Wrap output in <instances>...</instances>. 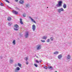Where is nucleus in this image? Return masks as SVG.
Returning a JSON list of instances; mask_svg holds the SVG:
<instances>
[{"label": "nucleus", "instance_id": "1", "mask_svg": "<svg viewBox=\"0 0 72 72\" xmlns=\"http://www.w3.org/2000/svg\"><path fill=\"white\" fill-rule=\"evenodd\" d=\"M62 4L63 2H62V1H58V3L56 5V6H57V7L61 6H62Z\"/></svg>", "mask_w": 72, "mask_h": 72}, {"label": "nucleus", "instance_id": "2", "mask_svg": "<svg viewBox=\"0 0 72 72\" xmlns=\"http://www.w3.org/2000/svg\"><path fill=\"white\" fill-rule=\"evenodd\" d=\"M19 27V26L18 24H16L14 25V30L15 31H18V28Z\"/></svg>", "mask_w": 72, "mask_h": 72}, {"label": "nucleus", "instance_id": "3", "mask_svg": "<svg viewBox=\"0 0 72 72\" xmlns=\"http://www.w3.org/2000/svg\"><path fill=\"white\" fill-rule=\"evenodd\" d=\"M64 11V9L63 8H59L57 9V12L58 13H61V12H63Z\"/></svg>", "mask_w": 72, "mask_h": 72}, {"label": "nucleus", "instance_id": "4", "mask_svg": "<svg viewBox=\"0 0 72 72\" xmlns=\"http://www.w3.org/2000/svg\"><path fill=\"white\" fill-rule=\"evenodd\" d=\"M41 49V46L39 44L37 46V50H40Z\"/></svg>", "mask_w": 72, "mask_h": 72}, {"label": "nucleus", "instance_id": "5", "mask_svg": "<svg viewBox=\"0 0 72 72\" xmlns=\"http://www.w3.org/2000/svg\"><path fill=\"white\" fill-rule=\"evenodd\" d=\"M29 36V34H28V32H26V33L25 35V36L26 38H27Z\"/></svg>", "mask_w": 72, "mask_h": 72}, {"label": "nucleus", "instance_id": "6", "mask_svg": "<svg viewBox=\"0 0 72 72\" xmlns=\"http://www.w3.org/2000/svg\"><path fill=\"white\" fill-rule=\"evenodd\" d=\"M71 58V56L70 55H68L66 57V59L68 60H69Z\"/></svg>", "mask_w": 72, "mask_h": 72}, {"label": "nucleus", "instance_id": "7", "mask_svg": "<svg viewBox=\"0 0 72 72\" xmlns=\"http://www.w3.org/2000/svg\"><path fill=\"white\" fill-rule=\"evenodd\" d=\"M47 65L48 66V68L49 69L51 68V69H53V67L51 66H50L49 65H50V64L49 63H47Z\"/></svg>", "mask_w": 72, "mask_h": 72}, {"label": "nucleus", "instance_id": "8", "mask_svg": "<svg viewBox=\"0 0 72 72\" xmlns=\"http://www.w3.org/2000/svg\"><path fill=\"white\" fill-rule=\"evenodd\" d=\"M32 29L33 30V31H34L35 29H36V26H35V25H33L32 26Z\"/></svg>", "mask_w": 72, "mask_h": 72}, {"label": "nucleus", "instance_id": "9", "mask_svg": "<svg viewBox=\"0 0 72 72\" xmlns=\"http://www.w3.org/2000/svg\"><path fill=\"white\" fill-rule=\"evenodd\" d=\"M58 58L59 59H61L62 58V55L61 54L59 55L58 56Z\"/></svg>", "mask_w": 72, "mask_h": 72}, {"label": "nucleus", "instance_id": "10", "mask_svg": "<svg viewBox=\"0 0 72 72\" xmlns=\"http://www.w3.org/2000/svg\"><path fill=\"white\" fill-rule=\"evenodd\" d=\"M12 12L14 13V14H15L16 15H17L18 14V12H16V11L13 10L12 11Z\"/></svg>", "mask_w": 72, "mask_h": 72}, {"label": "nucleus", "instance_id": "11", "mask_svg": "<svg viewBox=\"0 0 72 72\" xmlns=\"http://www.w3.org/2000/svg\"><path fill=\"white\" fill-rule=\"evenodd\" d=\"M19 3H20L21 4H23L24 3V1H23V0H20V1H19Z\"/></svg>", "mask_w": 72, "mask_h": 72}, {"label": "nucleus", "instance_id": "12", "mask_svg": "<svg viewBox=\"0 0 72 72\" xmlns=\"http://www.w3.org/2000/svg\"><path fill=\"white\" fill-rule=\"evenodd\" d=\"M29 18H30V19H31L32 21L33 22H34V23H36V22H35V21H34V20H33V19H32V18L31 17H30Z\"/></svg>", "mask_w": 72, "mask_h": 72}, {"label": "nucleus", "instance_id": "13", "mask_svg": "<svg viewBox=\"0 0 72 72\" xmlns=\"http://www.w3.org/2000/svg\"><path fill=\"white\" fill-rule=\"evenodd\" d=\"M7 20L8 21H10L12 20V18H11L10 17H9L7 18Z\"/></svg>", "mask_w": 72, "mask_h": 72}, {"label": "nucleus", "instance_id": "14", "mask_svg": "<svg viewBox=\"0 0 72 72\" xmlns=\"http://www.w3.org/2000/svg\"><path fill=\"white\" fill-rule=\"evenodd\" d=\"M47 36H44L43 37V39H44V40H46L47 39Z\"/></svg>", "mask_w": 72, "mask_h": 72}, {"label": "nucleus", "instance_id": "15", "mask_svg": "<svg viewBox=\"0 0 72 72\" xmlns=\"http://www.w3.org/2000/svg\"><path fill=\"white\" fill-rule=\"evenodd\" d=\"M20 23L21 24H23V22H22V19H20Z\"/></svg>", "mask_w": 72, "mask_h": 72}, {"label": "nucleus", "instance_id": "16", "mask_svg": "<svg viewBox=\"0 0 72 72\" xmlns=\"http://www.w3.org/2000/svg\"><path fill=\"white\" fill-rule=\"evenodd\" d=\"M63 7L64 9H66L67 8V5L65 4H64L63 5Z\"/></svg>", "mask_w": 72, "mask_h": 72}, {"label": "nucleus", "instance_id": "17", "mask_svg": "<svg viewBox=\"0 0 72 72\" xmlns=\"http://www.w3.org/2000/svg\"><path fill=\"white\" fill-rule=\"evenodd\" d=\"M14 61V60H12V59H10V63H13V62Z\"/></svg>", "mask_w": 72, "mask_h": 72}, {"label": "nucleus", "instance_id": "18", "mask_svg": "<svg viewBox=\"0 0 72 72\" xmlns=\"http://www.w3.org/2000/svg\"><path fill=\"white\" fill-rule=\"evenodd\" d=\"M28 6H29V4H27L25 6V8H28Z\"/></svg>", "mask_w": 72, "mask_h": 72}, {"label": "nucleus", "instance_id": "19", "mask_svg": "<svg viewBox=\"0 0 72 72\" xmlns=\"http://www.w3.org/2000/svg\"><path fill=\"white\" fill-rule=\"evenodd\" d=\"M16 70H17V71H19V70H20V68H19V67H17L16 68Z\"/></svg>", "mask_w": 72, "mask_h": 72}, {"label": "nucleus", "instance_id": "20", "mask_svg": "<svg viewBox=\"0 0 72 72\" xmlns=\"http://www.w3.org/2000/svg\"><path fill=\"white\" fill-rule=\"evenodd\" d=\"M24 59L26 61H27V60H28V58L27 57H25L24 58Z\"/></svg>", "mask_w": 72, "mask_h": 72}, {"label": "nucleus", "instance_id": "21", "mask_svg": "<svg viewBox=\"0 0 72 72\" xmlns=\"http://www.w3.org/2000/svg\"><path fill=\"white\" fill-rule=\"evenodd\" d=\"M58 52L57 51H56V52H54V54H58Z\"/></svg>", "mask_w": 72, "mask_h": 72}, {"label": "nucleus", "instance_id": "22", "mask_svg": "<svg viewBox=\"0 0 72 72\" xmlns=\"http://www.w3.org/2000/svg\"><path fill=\"white\" fill-rule=\"evenodd\" d=\"M12 24V22H9L8 23V25L9 26H10Z\"/></svg>", "mask_w": 72, "mask_h": 72}, {"label": "nucleus", "instance_id": "23", "mask_svg": "<svg viewBox=\"0 0 72 72\" xmlns=\"http://www.w3.org/2000/svg\"><path fill=\"white\" fill-rule=\"evenodd\" d=\"M13 43L14 45H15V40H14L13 42Z\"/></svg>", "mask_w": 72, "mask_h": 72}, {"label": "nucleus", "instance_id": "24", "mask_svg": "<svg viewBox=\"0 0 72 72\" xmlns=\"http://www.w3.org/2000/svg\"><path fill=\"white\" fill-rule=\"evenodd\" d=\"M46 42H50V39H47V40H46Z\"/></svg>", "mask_w": 72, "mask_h": 72}, {"label": "nucleus", "instance_id": "25", "mask_svg": "<svg viewBox=\"0 0 72 72\" xmlns=\"http://www.w3.org/2000/svg\"><path fill=\"white\" fill-rule=\"evenodd\" d=\"M41 41L42 42H45V41L44 40H41Z\"/></svg>", "mask_w": 72, "mask_h": 72}, {"label": "nucleus", "instance_id": "26", "mask_svg": "<svg viewBox=\"0 0 72 72\" xmlns=\"http://www.w3.org/2000/svg\"><path fill=\"white\" fill-rule=\"evenodd\" d=\"M26 14H24L22 15V16L24 17H26Z\"/></svg>", "mask_w": 72, "mask_h": 72}, {"label": "nucleus", "instance_id": "27", "mask_svg": "<svg viewBox=\"0 0 72 72\" xmlns=\"http://www.w3.org/2000/svg\"><path fill=\"white\" fill-rule=\"evenodd\" d=\"M0 5H1V6H4V4H3V3H0Z\"/></svg>", "mask_w": 72, "mask_h": 72}, {"label": "nucleus", "instance_id": "28", "mask_svg": "<svg viewBox=\"0 0 72 72\" xmlns=\"http://www.w3.org/2000/svg\"><path fill=\"white\" fill-rule=\"evenodd\" d=\"M50 39L51 41H53V37H51V38H50Z\"/></svg>", "mask_w": 72, "mask_h": 72}, {"label": "nucleus", "instance_id": "29", "mask_svg": "<svg viewBox=\"0 0 72 72\" xmlns=\"http://www.w3.org/2000/svg\"><path fill=\"white\" fill-rule=\"evenodd\" d=\"M34 66H35L36 67H37L38 66H37V64H34Z\"/></svg>", "mask_w": 72, "mask_h": 72}, {"label": "nucleus", "instance_id": "30", "mask_svg": "<svg viewBox=\"0 0 72 72\" xmlns=\"http://www.w3.org/2000/svg\"><path fill=\"white\" fill-rule=\"evenodd\" d=\"M18 66L20 67H21V64H19V63H18Z\"/></svg>", "mask_w": 72, "mask_h": 72}, {"label": "nucleus", "instance_id": "31", "mask_svg": "<svg viewBox=\"0 0 72 72\" xmlns=\"http://www.w3.org/2000/svg\"><path fill=\"white\" fill-rule=\"evenodd\" d=\"M4 0L5 1H6V2H7L8 3H9V1H8V0Z\"/></svg>", "mask_w": 72, "mask_h": 72}, {"label": "nucleus", "instance_id": "32", "mask_svg": "<svg viewBox=\"0 0 72 72\" xmlns=\"http://www.w3.org/2000/svg\"><path fill=\"white\" fill-rule=\"evenodd\" d=\"M26 64H28V61H26Z\"/></svg>", "mask_w": 72, "mask_h": 72}, {"label": "nucleus", "instance_id": "33", "mask_svg": "<svg viewBox=\"0 0 72 72\" xmlns=\"http://www.w3.org/2000/svg\"><path fill=\"white\" fill-rule=\"evenodd\" d=\"M36 63H39V62L37 60H36Z\"/></svg>", "mask_w": 72, "mask_h": 72}, {"label": "nucleus", "instance_id": "34", "mask_svg": "<svg viewBox=\"0 0 72 72\" xmlns=\"http://www.w3.org/2000/svg\"><path fill=\"white\" fill-rule=\"evenodd\" d=\"M16 8L17 9V10H19V8H18L17 7H16Z\"/></svg>", "mask_w": 72, "mask_h": 72}, {"label": "nucleus", "instance_id": "35", "mask_svg": "<svg viewBox=\"0 0 72 72\" xmlns=\"http://www.w3.org/2000/svg\"><path fill=\"white\" fill-rule=\"evenodd\" d=\"M44 68H45V69H47V67H46L45 66V67H44Z\"/></svg>", "mask_w": 72, "mask_h": 72}, {"label": "nucleus", "instance_id": "36", "mask_svg": "<svg viewBox=\"0 0 72 72\" xmlns=\"http://www.w3.org/2000/svg\"><path fill=\"white\" fill-rule=\"evenodd\" d=\"M42 60H40L39 61V62H41Z\"/></svg>", "mask_w": 72, "mask_h": 72}, {"label": "nucleus", "instance_id": "37", "mask_svg": "<svg viewBox=\"0 0 72 72\" xmlns=\"http://www.w3.org/2000/svg\"><path fill=\"white\" fill-rule=\"evenodd\" d=\"M15 1H18V0H15Z\"/></svg>", "mask_w": 72, "mask_h": 72}, {"label": "nucleus", "instance_id": "38", "mask_svg": "<svg viewBox=\"0 0 72 72\" xmlns=\"http://www.w3.org/2000/svg\"><path fill=\"white\" fill-rule=\"evenodd\" d=\"M37 58H38V57L36 56Z\"/></svg>", "mask_w": 72, "mask_h": 72}, {"label": "nucleus", "instance_id": "39", "mask_svg": "<svg viewBox=\"0 0 72 72\" xmlns=\"http://www.w3.org/2000/svg\"><path fill=\"white\" fill-rule=\"evenodd\" d=\"M47 8H48V7H47Z\"/></svg>", "mask_w": 72, "mask_h": 72}, {"label": "nucleus", "instance_id": "40", "mask_svg": "<svg viewBox=\"0 0 72 72\" xmlns=\"http://www.w3.org/2000/svg\"><path fill=\"white\" fill-rule=\"evenodd\" d=\"M55 72H57V71H56Z\"/></svg>", "mask_w": 72, "mask_h": 72}]
</instances>
